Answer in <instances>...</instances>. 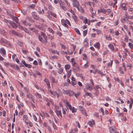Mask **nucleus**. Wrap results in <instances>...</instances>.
Listing matches in <instances>:
<instances>
[{
  "instance_id": "f257e3e1",
  "label": "nucleus",
  "mask_w": 133,
  "mask_h": 133,
  "mask_svg": "<svg viewBox=\"0 0 133 133\" xmlns=\"http://www.w3.org/2000/svg\"><path fill=\"white\" fill-rule=\"evenodd\" d=\"M62 92L64 94L69 95L70 96H72L74 94V92L70 90H65L63 89L62 90Z\"/></svg>"
},
{
  "instance_id": "f03ea898",
  "label": "nucleus",
  "mask_w": 133,
  "mask_h": 133,
  "mask_svg": "<svg viewBox=\"0 0 133 133\" xmlns=\"http://www.w3.org/2000/svg\"><path fill=\"white\" fill-rule=\"evenodd\" d=\"M62 24L65 27H67L68 25L67 24V23L69 22V21L67 19H62L61 21Z\"/></svg>"
},
{
  "instance_id": "7ed1b4c3",
  "label": "nucleus",
  "mask_w": 133,
  "mask_h": 133,
  "mask_svg": "<svg viewBox=\"0 0 133 133\" xmlns=\"http://www.w3.org/2000/svg\"><path fill=\"white\" fill-rule=\"evenodd\" d=\"M79 109L86 116H87V114L84 109L82 106H80L79 107Z\"/></svg>"
},
{
  "instance_id": "20e7f679",
  "label": "nucleus",
  "mask_w": 133,
  "mask_h": 133,
  "mask_svg": "<svg viewBox=\"0 0 133 133\" xmlns=\"http://www.w3.org/2000/svg\"><path fill=\"white\" fill-rule=\"evenodd\" d=\"M47 13L48 14L47 16L48 18H49L50 17L49 15H51L53 16L54 17L56 18L57 17V15L56 14H55L53 12H52L50 11H47Z\"/></svg>"
},
{
  "instance_id": "39448f33",
  "label": "nucleus",
  "mask_w": 133,
  "mask_h": 133,
  "mask_svg": "<svg viewBox=\"0 0 133 133\" xmlns=\"http://www.w3.org/2000/svg\"><path fill=\"white\" fill-rule=\"evenodd\" d=\"M59 4L61 8L63 9V10L65 11H66L67 10V9L66 7L63 5L64 4L63 3L61 0H59Z\"/></svg>"
},
{
  "instance_id": "423d86ee",
  "label": "nucleus",
  "mask_w": 133,
  "mask_h": 133,
  "mask_svg": "<svg viewBox=\"0 0 133 133\" xmlns=\"http://www.w3.org/2000/svg\"><path fill=\"white\" fill-rule=\"evenodd\" d=\"M69 107V109L71 110H72V112H76V110L74 107H72L71 104H70L68 106Z\"/></svg>"
},
{
  "instance_id": "0eeeda50",
  "label": "nucleus",
  "mask_w": 133,
  "mask_h": 133,
  "mask_svg": "<svg viewBox=\"0 0 133 133\" xmlns=\"http://www.w3.org/2000/svg\"><path fill=\"white\" fill-rule=\"evenodd\" d=\"M85 87L86 89L88 90H91L92 88V86L89 83H86L85 85Z\"/></svg>"
},
{
  "instance_id": "6e6552de",
  "label": "nucleus",
  "mask_w": 133,
  "mask_h": 133,
  "mask_svg": "<svg viewBox=\"0 0 133 133\" xmlns=\"http://www.w3.org/2000/svg\"><path fill=\"white\" fill-rule=\"evenodd\" d=\"M55 112L57 116L58 117L60 116L61 118L62 117L61 110H56Z\"/></svg>"
},
{
  "instance_id": "1a4fd4ad",
  "label": "nucleus",
  "mask_w": 133,
  "mask_h": 133,
  "mask_svg": "<svg viewBox=\"0 0 133 133\" xmlns=\"http://www.w3.org/2000/svg\"><path fill=\"white\" fill-rule=\"evenodd\" d=\"M41 35L42 36L43 38L45 39V43H46L47 42V37L46 35V34H44L43 32H41Z\"/></svg>"
},
{
  "instance_id": "9d476101",
  "label": "nucleus",
  "mask_w": 133,
  "mask_h": 133,
  "mask_svg": "<svg viewBox=\"0 0 133 133\" xmlns=\"http://www.w3.org/2000/svg\"><path fill=\"white\" fill-rule=\"evenodd\" d=\"M9 23L11 25L12 28H16L17 27V25L12 21H11V22H9Z\"/></svg>"
},
{
  "instance_id": "9b49d317",
  "label": "nucleus",
  "mask_w": 133,
  "mask_h": 133,
  "mask_svg": "<svg viewBox=\"0 0 133 133\" xmlns=\"http://www.w3.org/2000/svg\"><path fill=\"white\" fill-rule=\"evenodd\" d=\"M9 33L11 34H14L15 35L18 36V34L14 30H10L9 31Z\"/></svg>"
},
{
  "instance_id": "f8f14e48",
  "label": "nucleus",
  "mask_w": 133,
  "mask_h": 133,
  "mask_svg": "<svg viewBox=\"0 0 133 133\" xmlns=\"http://www.w3.org/2000/svg\"><path fill=\"white\" fill-rule=\"evenodd\" d=\"M12 19L13 21H15L16 22V23H17L18 24V25L19 26H20L19 25V23L18 22V18L16 17L15 16H14L12 18Z\"/></svg>"
},
{
  "instance_id": "ddd939ff",
  "label": "nucleus",
  "mask_w": 133,
  "mask_h": 133,
  "mask_svg": "<svg viewBox=\"0 0 133 133\" xmlns=\"http://www.w3.org/2000/svg\"><path fill=\"white\" fill-rule=\"evenodd\" d=\"M32 16L36 20H37L38 19L39 17V16L35 14V12L32 13Z\"/></svg>"
},
{
  "instance_id": "4468645a",
  "label": "nucleus",
  "mask_w": 133,
  "mask_h": 133,
  "mask_svg": "<svg viewBox=\"0 0 133 133\" xmlns=\"http://www.w3.org/2000/svg\"><path fill=\"white\" fill-rule=\"evenodd\" d=\"M21 21L24 25H28L29 26H31L30 24L27 22L26 21L23 20H22Z\"/></svg>"
},
{
  "instance_id": "2eb2a0df",
  "label": "nucleus",
  "mask_w": 133,
  "mask_h": 133,
  "mask_svg": "<svg viewBox=\"0 0 133 133\" xmlns=\"http://www.w3.org/2000/svg\"><path fill=\"white\" fill-rule=\"evenodd\" d=\"M44 81L46 83L48 88H50V84L49 80L45 78L44 80Z\"/></svg>"
},
{
  "instance_id": "dca6fc26",
  "label": "nucleus",
  "mask_w": 133,
  "mask_h": 133,
  "mask_svg": "<svg viewBox=\"0 0 133 133\" xmlns=\"http://www.w3.org/2000/svg\"><path fill=\"white\" fill-rule=\"evenodd\" d=\"M78 6V7H77V8L78 9V10L81 12H84V9L82 8L81 7H80Z\"/></svg>"
},
{
  "instance_id": "f3484780",
  "label": "nucleus",
  "mask_w": 133,
  "mask_h": 133,
  "mask_svg": "<svg viewBox=\"0 0 133 133\" xmlns=\"http://www.w3.org/2000/svg\"><path fill=\"white\" fill-rule=\"evenodd\" d=\"M38 38L39 41H40L41 42H42V43H45V40H44L43 39L42 37L40 35L38 36Z\"/></svg>"
},
{
  "instance_id": "a211bd4d",
  "label": "nucleus",
  "mask_w": 133,
  "mask_h": 133,
  "mask_svg": "<svg viewBox=\"0 0 133 133\" xmlns=\"http://www.w3.org/2000/svg\"><path fill=\"white\" fill-rule=\"evenodd\" d=\"M91 3L90 1L86 2L85 3L84 5L85 6L87 5H89L90 6H91Z\"/></svg>"
},
{
  "instance_id": "6ab92c4d",
  "label": "nucleus",
  "mask_w": 133,
  "mask_h": 133,
  "mask_svg": "<svg viewBox=\"0 0 133 133\" xmlns=\"http://www.w3.org/2000/svg\"><path fill=\"white\" fill-rule=\"evenodd\" d=\"M63 69L62 68H60L59 69L58 71V74H61L63 72Z\"/></svg>"
},
{
  "instance_id": "aec40b11",
  "label": "nucleus",
  "mask_w": 133,
  "mask_h": 133,
  "mask_svg": "<svg viewBox=\"0 0 133 133\" xmlns=\"http://www.w3.org/2000/svg\"><path fill=\"white\" fill-rule=\"evenodd\" d=\"M1 52L4 55H6V51L3 48H1L0 49Z\"/></svg>"
},
{
  "instance_id": "412c9836",
  "label": "nucleus",
  "mask_w": 133,
  "mask_h": 133,
  "mask_svg": "<svg viewBox=\"0 0 133 133\" xmlns=\"http://www.w3.org/2000/svg\"><path fill=\"white\" fill-rule=\"evenodd\" d=\"M126 5L125 4L123 3L122 5V8L125 10H127V8L126 7Z\"/></svg>"
},
{
  "instance_id": "4be33fe9",
  "label": "nucleus",
  "mask_w": 133,
  "mask_h": 133,
  "mask_svg": "<svg viewBox=\"0 0 133 133\" xmlns=\"http://www.w3.org/2000/svg\"><path fill=\"white\" fill-rule=\"evenodd\" d=\"M51 52L54 54H55V53L57 54L58 55H59V52L57 51L56 50H51Z\"/></svg>"
},
{
  "instance_id": "5701e85b",
  "label": "nucleus",
  "mask_w": 133,
  "mask_h": 133,
  "mask_svg": "<svg viewBox=\"0 0 133 133\" xmlns=\"http://www.w3.org/2000/svg\"><path fill=\"white\" fill-rule=\"evenodd\" d=\"M98 49H99L100 48V44L99 42H97L96 44L94 45Z\"/></svg>"
},
{
  "instance_id": "b1692460",
  "label": "nucleus",
  "mask_w": 133,
  "mask_h": 133,
  "mask_svg": "<svg viewBox=\"0 0 133 133\" xmlns=\"http://www.w3.org/2000/svg\"><path fill=\"white\" fill-rule=\"evenodd\" d=\"M114 127H110L109 128L110 131L111 133H112V132H114V131L115 132V130L114 129Z\"/></svg>"
},
{
  "instance_id": "393cba45",
  "label": "nucleus",
  "mask_w": 133,
  "mask_h": 133,
  "mask_svg": "<svg viewBox=\"0 0 133 133\" xmlns=\"http://www.w3.org/2000/svg\"><path fill=\"white\" fill-rule=\"evenodd\" d=\"M25 32L28 33L29 34H30V32L29 30L26 28H24L23 30Z\"/></svg>"
},
{
  "instance_id": "a878e982",
  "label": "nucleus",
  "mask_w": 133,
  "mask_h": 133,
  "mask_svg": "<svg viewBox=\"0 0 133 133\" xmlns=\"http://www.w3.org/2000/svg\"><path fill=\"white\" fill-rule=\"evenodd\" d=\"M26 19L29 21L32 22H34V20L31 18L29 16L27 17Z\"/></svg>"
},
{
  "instance_id": "bb28decb",
  "label": "nucleus",
  "mask_w": 133,
  "mask_h": 133,
  "mask_svg": "<svg viewBox=\"0 0 133 133\" xmlns=\"http://www.w3.org/2000/svg\"><path fill=\"white\" fill-rule=\"evenodd\" d=\"M27 97L28 98H30L31 99H33V98H34L33 96L31 94H29L28 95H26Z\"/></svg>"
},
{
  "instance_id": "cd10ccee",
  "label": "nucleus",
  "mask_w": 133,
  "mask_h": 133,
  "mask_svg": "<svg viewBox=\"0 0 133 133\" xmlns=\"http://www.w3.org/2000/svg\"><path fill=\"white\" fill-rule=\"evenodd\" d=\"M73 18L74 19V21L76 22H77L78 21V19L77 16L74 14L73 15Z\"/></svg>"
},
{
  "instance_id": "c85d7f7f",
  "label": "nucleus",
  "mask_w": 133,
  "mask_h": 133,
  "mask_svg": "<svg viewBox=\"0 0 133 133\" xmlns=\"http://www.w3.org/2000/svg\"><path fill=\"white\" fill-rule=\"evenodd\" d=\"M70 68V66L69 64L66 65L65 66V69L66 70L69 69Z\"/></svg>"
},
{
  "instance_id": "c756f323",
  "label": "nucleus",
  "mask_w": 133,
  "mask_h": 133,
  "mask_svg": "<svg viewBox=\"0 0 133 133\" xmlns=\"http://www.w3.org/2000/svg\"><path fill=\"white\" fill-rule=\"evenodd\" d=\"M109 48L112 51L114 50V48L113 46L112 45L110 44L109 45Z\"/></svg>"
},
{
  "instance_id": "7c9ffc66",
  "label": "nucleus",
  "mask_w": 133,
  "mask_h": 133,
  "mask_svg": "<svg viewBox=\"0 0 133 133\" xmlns=\"http://www.w3.org/2000/svg\"><path fill=\"white\" fill-rule=\"evenodd\" d=\"M74 30L76 33L79 35H81V33L78 29L76 28H75Z\"/></svg>"
},
{
  "instance_id": "2f4dec72",
  "label": "nucleus",
  "mask_w": 133,
  "mask_h": 133,
  "mask_svg": "<svg viewBox=\"0 0 133 133\" xmlns=\"http://www.w3.org/2000/svg\"><path fill=\"white\" fill-rule=\"evenodd\" d=\"M4 22L6 24H7L8 25H9L8 24L9 23L10 24L9 22H11V21H9L6 19H4Z\"/></svg>"
},
{
  "instance_id": "473e14b6",
  "label": "nucleus",
  "mask_w": 133,
  "mask_h": 133,
  "mask_svg": "<svg viewBox=\"0 0 133 133\" xmlns=\"http://www.w3.org/2000/svg\"><path fill=\"white\" fill-rule=\"evenodd\" d=\"M1 41L0 42L2 43H6L7 42V41L5 39H4L3 38H2L1 39Z\"/></svg>"
},
{
  "instance_id": "72a5a7b5",
  "label": "nucleus",
  "mask_w": 133,
  "mask_h": 133,
  "mask_svg": "<svg viewBox=\"0 0 133 133\" xmlns=\"http://www.w3.org/2000/svg\"><path fill=\"white\" fill-rule=\"evenodd\" d=\"M129 46L131 49L133 48V44L131 43H128Z\"/></svg>"
},
{
  "instance_id": "f704fd0d",
  "label": "nucleus",
  "mask_w": 133,
  "mask_h": 133,
  "mask_svg": "<svg viewBox=\"0 0 133 133\" xmlns=\"http://www.w3.org/2000/svg\"><path fill=\"white\" fill-rule=\"evenodd\" d=\"M48 30L50 32L52 33L53 34H54V31L51 28H49Z\"/></svg>"
},
{
  "instance_id": "c9c22d12",
  "label": "nucleus",
  "mask_w": 133,
  "mask_h": 133,
  "mask_svg": "<svg viewBox=\"0 0 133 133\" xmlns=\"http://www.w3.org/2000/svg\"><path fill=\"white\" fill-rule=\"evenodd\" d=\"M29 6L30 8L31 9H34L35 8V5L34 4H30L29 5Z\"/></svg>"
},
{
  "instance_id": "e433bc0d",
  "label": "nucleus",
  "mask_w": 133,
  "mask_h": 133,
  "mask_svg": "<svg viewBox=\"0 0 133 133\" xmlns=\"http://www.w3.org/2000/svg\"><path fill=\"white\" fill-rule=\"evenodd\" d=\"M35 94L36 95H37L38 97V98H42V97L41 95L38 93V92H36L35 93Z\"/></svg>"
},
{
  "instance_id": "4c0bfd02",
  "label": "nucleus",
  "mask_w": 133,
  "mask_h": 133,
  "mask_svg": "<svg viewBox=\"0 0 133 133\" xmlns=\"http://www.w3.org/2000/svg\"><path fill=\"white\" fill-rule=\"evenodd\" d=\"M50 78L52 82H55V79L53 76H50Z\"/></svg>"
},
{
  "instance_id": "58836bf2",
  "label": "nucleus",
  "mask_w": 133,
  "mask_h": 133,
  "mask_svg": "<svg viewBox=\"0 0 133 133\" xmlns=\"http://www.w3.org/2000/svg\"><path fill=\"white\" fill-rule=\"evenodd\" d=\"M35 27L39 29L40 30H42V28L39 25H36L35 26Z\"/></svg>"
},
{
  "instance_id": "ea45409f",
  "label": "nucleus",
  "mask_w": 133,
  "mask_h": 133,
  "mask_svg": "<svg viewBox=\"0 0 133 133\" xmlns=\"http://www.w3.org/2000/svg\"><path fill=\"white\" fill-rule=\"evenodd\" d=\"M101 11L102 13L104 14H105L107 12L106 10L104 9H101Z\"/></svg>"
},
{
  "instance_id": "a19ab883",
  "label": "nucleus",
  "mask_w": 133,
  "mask_h": 133,
  "mask_svg": "<svg viewBox=\"0 0 133 133\" xmlns=\"http://www.w3.org/2000/svg\"><path fill=\"white\" fill-rule=\"evenodd\" d=\"M125 16L127 17V18H128L131 19H133V16H127V15H125Z\"/></svg>"
},
{
  "instance_id": "79ce46f5",
  "label": "nucleus",
  "mask_w": 133,
  "mask_h": 133,
  "mask_svg": "<svg viewBox=\"0 0 133 133\" xmlns=\"http://www.w3.org/2000/svg\"><path fill=\"white\" fill-rule=\"evenodd\" d=\"M85 95H87L89 96L90 97H91V96H92V95L91 93L88 92L86 91H85Z\"/></svg>"
},
{
  "instance_id": "37998d69",
  "label": "nucleus",
  "mask_w": 133,
  "mask_h": 133,
  "mask_svg": "<svg viewBox=\"0 0 133 133\" xmlns=\"http://www.w3.org/2000/svg\"><path fill=\"white\" fill-rule=\"evenodd\" d=\"M24 66L29 68H30L31 67V65L30 64H26Z\"/></svg>"
},
{
  "instance_id": "c03bdc74",
  "label": "nucleus",
  "mask_w": 133,
  "mask_h": 133,
  "mask_svg": "<svg viewBox=\"0 0 133 133\" xmlns=\"http://www.w3.org/2000/svg\"><path fill=\"white\" fill-rule=\"evenodd\" d=\"M121 21L122 23H124L126 21V19L125 18H122L121 19Z\"/></svg>"
},
{
  "instance_id": "a18cd8bd",
  "label": "nucleus",
  "mask_w": 133,
  "mask_h": 133,
  "mask_svg": "<svg viewBox=\"0 0 133 133\" xmlns=\"http://www.w3.org/2000/svg\"><path fill=\"white\" fill-rule=\"evenodd\" d=\"M64 102L66 104L67 106H68L70 104H69V102L67 101L66 99L64 100Z\"/></svg>"
},
{
  "instance_id": "49530a36",
  "label": "nucleus",
  "mask_w": 133,
  "mask_h": 133,
  "mask_svg": "<svg viewBox=\"0 0 133 133\" xmlns=\"http://www.w3.org/2000/svg\"><path fill=\"white\" fill-rule=\"evenodd\" d=\"M54 129L55 130L57 129V127L56 125L54 124V123H52Z\"/></svg>"
},
{
  "instance_id": "de8ad7c7",
  "label": "nucleus",
  "mask_w": 133,
  "mask_h": 133,
  "mask_svg": "<svg viewBox=\"0 0 133 133\" xmlns=\"http://www.w3.org/2000/svg\"><path fill=\"white\" fill-rule=\"evenodd\" d=\"M71 84H72V85L74 86L75 85H76L77 84V83L76 82H73V81H71Z\"/></svg>"
},
{
  "instance_id": "09e8293b",
  "label": "nucleus",
  "mask_w": 133,
  "mask_h": 133,
  "mask_svg": "<svg viewBox=\"0 0 133 133\" xmlns=\"http://www.w3.org/2000/svg\"><path fill=\"white\" fill-rule=\"evenodd\" d=\"M96 31L98 34H101V31L97 29L96 30Z\"/></svg>"
},
{
  "instance_id": "8fccbe9b",
  "label": "nucleus",
  "mask_w": 133,
  "mask_h": 133,
  "mask_svg": "<svg viewBox=\"0 0 133 133\" xmlns=\"http://www.w3.org/2000/svg\"><path fill=\"white\" fill-rule=\"evenodd\" d=\"M112 63V61H111L110 62V63H109L108 64V66H111Z\"/></svg>"
},
{
  "instance_id": "3c124183",
  "label": "nucleus",
  "mask_w": 133,
  "mask_h": 133,
  "mask_svg": "<svg viewBox=\"0 0 133 133\" xmlns=\"http://www.w3.org/2000/svg\"><path fill=\"white\" fill-rule=\"evenodd\" d=\"M56 34L60 37L62 36V33L59 31H58L57 32Z\"/></svg>"
},
{
  "instance_id": "603ef678",
  "label": "nucleus",
  "mask_w": 133,
  "mask_h": 133,
  "mask_svg": "<svg viewBox=\"0 0 133 133\" xmlns=\"http://www.w3.org/2000/svg\"><path fill=\"white\" fill-rule=\"evenodd\" d=\"M18 44L21 46H22V43L20 41H18L17 42Z\"/></svg>"
},
{
  "instance_id": "864d4df0",
  "label": "nucleus",
  "mask_w": 133,
  "mask_h": 133,
  "mask_svg": "<svg viewBox=\"0 0 133 133\" xmlns=\"http://www.w3.org/2000/svg\"><path fill=\"white\" fill-rule=\"evenodd\" d=\"M38 62L39 63V65H42V62L41 60L40 59H38Z\"/></svg>"
},
{
  "instance_id": "5fc2aeb1",
  "label": "nucleus",
  "mask_w": 133,
  "mask_h": 133,
  "mask_svg": "<svg viewBox=\"0 0 133 133\" xmlns=\"http://www.w3.org/2000/svg\"><path fill=\"white\" fill-rule=\"evenodd\" d=\"M54 106L56 110H57L59 109V106H57L56 105H54Z\"/></svg>"
},
{
  "instance_id": "6e6d98bb",
  "label": "nucleus",
  "mask_w": 133,
  "mask_h": 133,
  "mask_svg": "<svg viewBox=\"0 0 133 133\" xmlns=\"http://www.w3.org/2000/svg\"><path fill=\"white\" fill-rule=\"evenodd\" d=\"M49 39H51V40H52L54 39V37L50 35H49Z\"/></svg>"
},
{
  "instance_id": "4d7b16f0",
  "label": "nucleus",
  "mask_w": 133,
  "mask_h": 133,
  "mask_svg": "<svg viewBox=\"0 0 133 133\" xmlns=\"http://www.w3.org/2000/svg\"><path fill=\"white\" fill-rule=\"evenodd\" d=\"M83 20V22L85 24H87L88 22V20L86 18H85V19H84Z\"/></svg>"
},
{
  "instance_id": "13d9d810",
  "label": "nucleus",
  "mask_w": 133,
  "mask_h": 133,
  "mask_svg": "<svg viewBox=\"0 0 133 133\" xmlns=\"http://www.w3.org/2000/svg\"><path fill=\"white\" fill-rule=\"evenodd\" d=\"M88 124L90 127H92V123L91 121H88Z\"/></svg>"
},
{
  "instance_id": "bf43d9fd",
  "label": "nucleus",
  "mask_w": 133,
  "mask_h": 133,
  "mask_svg": "<svg viewBox=\"0 0 133 133\" xmlns=\"http://www.w3.org/2000/svg\"><path fill=\"white\" fill-rule=\"evenodd\" d=\"M39 14H44V11L43 9H42L41 11H39Z\"/></svg>"
},
{
  "instance_id": "052dcab7",
  "label": "nucleus",
  "mask_w": 133,
  "mask_h": 133,
  "mask_svg": "<svg viewBox=\"0 0 133 133\" xmlns=\"http://www.w3.org/2000/svg\"><path fill=\"white\" fill-rule=\"evenodd\" d=\"M69 11L73 15H74L75 14L74 12L72 11V10L71 9H70L69 10Z\"/></svg>"
},
{
  "instance_id": "680f3d73",
  "label": "nucleus",
  "mask_w": 133,
  "mask_h": 133,
  "mask_svg": "<svg viewBox=\"0 0 133 133\" xmlns=\"http://www.w3.org/2000/svg\"><path fill=\"white\" fill-rule=\"evenodd\" d=\"M14 69L17 70H19V69L20 68L19 66H17L16 65H15Z\"/></svg>"
},
{
  "instance_id": "e2e57ef3",
  "label": "nucleus",
  "mask_w": 133,
  "mask_h": 133,
  "mask_svg": "<svg viewBox=\"0 0 133 133\" xmlns=\"http://www.w3.org/2000/svg\"><path fill=\"white\" fill-rule=\"evenodd\" d=\"M87 33V31L86 30H85L83 31V35L84 36H85Z\"/></svg>"
},
{
  "instance_id": "0e129e2a",
  "label": "nucleus",
  "mask_w": 133,
  "mask_h": 133,
  "mask_svg": "<svg viewBox=\"0 0 133 133\" xmlns=\"http://www.w3.org/2000/svg\"><path fill=\"white\" fill-rule=\"evenodd\" d=\"M60 44L62 48H63L64 49H65V46L63 44L60 43Z\"/></svg>"
},
{
  "instance_id": "69168bd1",
  "label": "nucleus",
  "mask_w": 133,
  "mask_h": 133,
  "mask_svg": "<svg viewBox=\"0 0 133 133\" xmlns=\"http://www.w3.org/2000/svg\"><path fill=\"white\" fill-rule=\"evenodd\" d=\"M48 8L51 10L52 9V6L51 5H49L48 6Z\"/></svg>"
},
{
  "instance_id": "338daca9",
  "label": "nucleus",
  "mask_w": 133,
  "mask_h": 133,
  "mask_svg": "<svg viewBox=\"0 0 133 133\" xmlns=\"http://www.w3.org/2000/svg\"><path fill=\"white\" fill-rule=\"evenodd\" d=\"M33 64L35 65H37V61L36 60L34 61L33 63Z\"/></svg>"
},
{
  "instance_id": "774afa93",
  "label": "nucleus",
  "mask_w": 133,
  "mask_h": 133,
  "mask_svg": "<svg viewBox=\"0 0 133 133\" xmlns=\"http://www.w3.org/2000/svg\"><path fill=\"white\" fill-rule=\"evenodd\" d=\"M7 82L6 81H4V82L3 83V86L4 87L7 84Z\"/></svg>"
}]
</instances>
